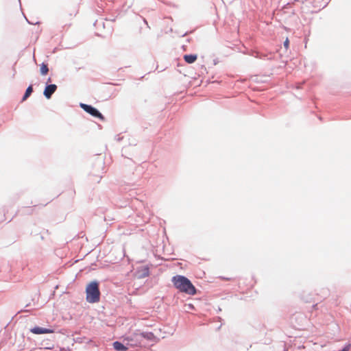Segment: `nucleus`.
I'll return each mask as SVG.
<instances>
[{"instance_id": "obj_1", "label": "nucleus", "mask_w": 351, "mask_h": 351, "mask_svg": "<svg viewBox=\"0 0 351 351\" xmlns=\"http://www.w3.org/2000/svg\"><path fill=\"white\" fill-rule=\"evenodd\" d=\"M172 282L175 287L181 292L189 295H195L196 289L191 281L183 276H176L173 277Z\"/></svg>"}, {"instance_id": "obj_2", "label": "nucleus", "mask_w": 351, "mask_h": 351, "mask_svg": "<svg viewBox=\"0 0 351 351\" xmlns=\"http://www.w3.org/2000/svg\"><path fill=\"white\" fill-rule=\"evenodd\" d=\"M86 300L89 303L97 302L99 300L100 291L98 282L93 281L88 284L86 289Z\"/></svg>"}, {"instance_id": "obj_3", "label": "nucleus", "mask_w": 351, "mask_h": 351, "mask_svg": "<svg viewBox=\"0 0 351 351\" xmlns=\"http://www.w3.org/2000/svg\"><path fill=\"white\" fill-rule=\"evenodd\" d=\"M124 341H126V345L131 347L140 346L141 343V336L139 332H134L124 337Z\"/></svg>"}, {"instance_id": "obj_4", "label": "nucleus", "mask_w": 351, "mask_h": 351, "mask_svg": "<svg viewBox=\"0 0 351 351\" xmlns=\"http://www.w3.org/2000/svg\"><path fill=\"white\" fill-rule=\"evenodd\" d=\"M80 106L84 111L89 113L92 116L99 118L101 120L104 119V116L94 107H93L90 105L85 104H81Z\"/></svg>"}, {"instance_id": "obj_5", "label": "nucleus", "mask_w": 351, "mask_h": 351, "mask_svg": "<svg viewBox=\"0 0 351 351\" xmlns=\"http://www.w3.org/2000/svg\"><path fill=\"white\" fill-rule=\"evenodd\" d=\"M30 332L35 335L51 334L54 332V330L51 328H45L39 326H36L33 328H31Z\"/></svg>"}, {"instance_id": "obj_6", "label": "nucleus", "mask_w": 351, "mask_h": 351, "mask_svg": "<svg viewBox=\"0 0 351 351\" xmlns=\"http://www.w3.org/2000/svg\"><path fill=\"white\" fill-rule=\"evenodd\" d=\"M57 86L56 84H49L47 85L43 92L45 97L47 99H50L51 95L56 92L57 90Z\"/></svg>"}, {"instance_id": "obj_7", "label": "nucleus", "mask_w": 351, "mask_h": 351, "mask_svg": "<svg viewBox=\"0 0 351 351\" xmlns=\"http://www.w3.org/2000/svg\"><path fill=\"white\" fill-rule=\"evenodd\" d=\"M183 58L186 62L188 64H192L196 61L197 56L195 54H186Z\"/></svg>"}, {"instance_id": "obj_8", "label": "nucleus", "mask_w": 351, "mask_h": 351, "mask_svg": "<svg viewBox=\"0 0 351 351\" xmlns=\"http://www.w3.org/2000/svg\"><path fill=\"white\" fill-rule=\"evenodd\" d=\"M113 347L117 351H125L128 350V347L126 346L119 341L114 342Z\"/></svg>"}, {"instance_id": "obj_9", "label": "nucleus", "mask_w": 351, "mask_h": 351, "mask_svg": "<svg viewBox=\"0 0 351 351\" xmlns=\"http://www.w3.org/2000/svg\"><path fill=\"white\" fill-rule=\"evenodd\" d=\"M139 335L141 336V339L142 340V339H146L147 340H150V341H152L155 339V336L154 335L149 332H139Z\"/></svg>"}, {"instance_id": "obj_10", "label": "nucleus", "mask_w": 351, "mask_h": 351, "mask_svg": "<svg viewBox=\"0 0 351 351\" xmlns=\"http://www.w3.org/2000/svg\"><path fill=\"white\" fill-rule=\"evenodd\" d=\"M40 74L42 75H47L48 73V72H49V68H48L47 64H45V63H42L40 64Z\"/></svg>"}, {"instance_id": "obj_11", "label": "nucleus", "mask_w": 351, "mask_h": 351, "mask_svg": "<svg viewBox=\"0 0 351 351\" xmlns=\"http://www.w3.org/2000/svg\"><path fill=\"white\" fill-rule=\"evenodd\" d=\"M32 92H33V88H32V86L31 85L26 89V91H25V95L22 99V101H25L30 96V95L32 94Z\"/></svg>"}, {"instance_id": "obj_12", "label": "nucleus", "mask_w": 351, "mask_h": 351, "mask_svg": "<svg viewBox=\"0 0 351 351\" xmlns=\"http://www.w3.org/2000/svg\"><path fill=\"white\" fill-rule=\"evenodd\" d=\"M289 39H288V38H287V39L285 40V41L284 42V46H285V47L286 49H288V47H289Z\"/></svg>"}, {"instance_id": "obj_13", "label": "nucleus", "mask_w": 351, "mask_h": 351, "mask_svg": "<svg viewBox=\"0 0 351 351\" xmlns=\"http://www.w3.org/2000/svg\"><path fill=\"white\" fill-rule=\"evenodd\" d=\"M350 349V345H347L341 351H349Z\"/></svg>"}, {"instance_id": "obj_14", "label": "nucleus", "mask_w": 351, "mask_h": 351, "mask_svg": "<svg viewBox=\"0 0 351 351\" xmlns=\"http://www.w3.org/2000/svg\"><path fill=\"white\" fill-rule=\"evenodd\" d=\"M51 81V79L50 77H49V78H48V80H47V82H50Z\"/></svg>"}]
</instances>
